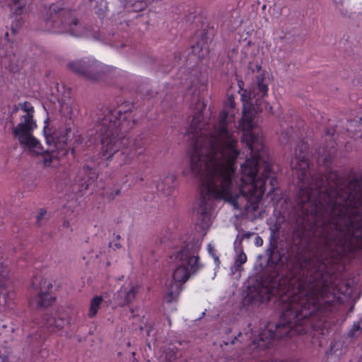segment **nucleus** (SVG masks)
Wrapping results in <instances>:
<instances>
[{
    "instance_id": "1",
    "label": "nucleus",
    "mask_w": 362,
    "mask_h": 362,
    "mask_svg": "<svg viewBox=\"0 0 362 362\" xmlns=\"http://www.w3.org/2000/svg\"><path fill=\"white\" fill-rule=\"evenodd\" d=\"M323 159L327 174L312 172L309 145L300 141L290 165L299 182L296 223L302 229L283 255L276 245L267 249V268L250 295L252 303L275 299L281 309L278 322H269L243 349L242 358L257 359L278 341L297 342L301 335H323L331 317L351 289L339 288L342 261L362 256V175L343 186L341 177L330 168V154Z\"/></svg>"
},
{
    "instance_id": "2",
    "label": "nucleus",
    "mask_w": 362,
    "mask_h": 362,
    "mask_svg": "<svg viewBox=\"0 0 362 362\" xmlns=\"http://www.w3.org/2000/svg\"><path fill=\"white\" fill-rule=\"evenodd\" d=\"M206 86V80L200 81L187 130L192 140L188 151L192 176L201 177L200 197L193 205L192 217L202 228L211 224L213 200L226 202V103L223 102L218 120L214 117L203 123L206 103L201 93Z\"/></svg>"
},
{
    "instance_id": "3",
    "label": "nucleus",
    "mask_w": 362,
    "mask_h": 362,
    "mask_svg": "<svg viewBox=\"0 0 362 362\" xmlns=\"http://www.w3.org/2000/svg\"><path fill=\"white\" fill-rule=\"evenodd\" d=\"M251 113L244 110L243 117L239 120L238 129L242 132L241 141L250 151V157L241 165L243 175L239 193L233 195L230 190L233 165L240 152L235 148L231 136L228 132V204L239 210L236 216L254 219L257 217L259 204L269 183V192H273L277 186V180L272 170L268 153L263 143L262 133L252 130Z\"/></svg>"
},
{
    "instance_id": "4",
    "label": "nucleus",
    "mask_w": 362,
    "mask_h": 362,
    "mask_svg": "<svg viewBox=\"0 0 362 362\" xmlns=\"http://www.w3.org/2000/svg\"><path fill=\"white\" fill-rule=\"evenodd\" d=\"M134 105L124 103L117 107H107L98 115L95 132L102 144L101 159L110 160L119 157L120 165L144 152L146 141L142 134L132 139L129 131L138 122Z\"/></svg>"
},
{
    "instance_id": "5",
    "label": "nucleus",
    "mask_w": 362,
    "mask_h": 362,
    "mask_svg": "<svg viewBox=\"0 0 362 362\" xmlns=\"http://www.w3.org/2000/svg\"><path fill=\"white\" fill-rule=\"evenodd\" d=\"M199 246L197 243L189 242L186 243L175 255V259L181 262L173 272V279L175 284H171L167 291L168 301L171 302L176 293L178 294L180 291V287L178 283H185L191 275L195 274L202 267L199 262L198 252Z\"/></svg>"
},
{
    "instance_id": "6",
    "label": "nucleus",
    "mask_w": 362,
    "mask_h": 362,
    "mask_svg": "<svg viewBox=\"0 0 362 362\" xmlns=\"http://www.w3.org/2000/svg\"><path fill=\"white\" fill-rule=\"evenodd\" d=\"M44 21L47 31L68 33L73 36H79L82 33L81 25L75 13L58 4H52L49 6Z\"/></svg>"
},
{
    "instance_id": "7",
    "label": "nucleus",
    "mask_w": 362,
    "mask_h": 362,
    "mask_svg": "<svg viewBox=\"0 0 362 362\" xmlns=\"http://www.w3.org/2000/svg\"><path fill=\"white\" fill-rule=\"evenodd\" d=\"M268 83L265 82V78L263 74H259L256 77V84L254 86L252 91L250 92L249 95L247 96L245 93L246 90H244V93L241 95L242 102H243V112L242 115H243L244 110H247L248 113H251V120L252 121V130H254V119L255 118V112L258 110H260L258 107H257V110L254 106L253 100L255 101L256 105H258V101L260 99H263L264 97L268 95ZM243 117L242 115L241 119Z\"/></svg>"
},
{
    "instance_id": "8",
    "label": "nucleus",
    "mask_w": 362,
    "mask_h": 362,
    "mask_svg": "<svg viewBox=\"0 0 362 362\" xmlns=\"http://www.w3.org/2000/svg\"><path fill=\"white\" fill-rule=\"evenodd\" d=\"M20 109L25 112L22 116V122L19 123L13 129L14 136L20 143H24L29 139L30 143L35 141L32 137V131L37 127V124L33 119L34 107L30 102L19 103Z\"/></svg>"
},
{
    "instance_id": "9",
    "label": "nucleus",
    "mask_w": 362,
    "mask_h": 362,
    "mask_svg": "<svg viewBox=\"0 0 362 362\" xmlns=\"http://www.w3.org/2000/svg\"><path fill=\"white\" fill-rule=\"evenodd\" d=\"M70 70L90 81H100L108 77L107 68L95 61L78 60L68 64Z\"/></svg>"
},
{
    "instance_id": "10",
    "label": "nucleus",
    "mask_w": 362,
    "mask_h": 362,
    "mask_svg": "<svg viewBox=\"0 0 362 362\" xmlns=\"http://www.w3.org/2000/svg\"><path fill=\"white\" fill-rule=\"evenodd\" d=\"M20 58L14 49L13 42L8 39V33L0 37V64L7 66L11 71L18 69Z\"/></svg>"
},
{
    "instance_id": "11",
    "label": "nucleus",
    "mask_w": 362,
    "mask_h": 362,
    "mask_svg": "<svg viewBox=\"0 0 362 362\" xmlns=\"http://www.w3.org/2000/svg\"><path fill=\"white\" fill-rule=\"evenodd\" d=\"M204 24H202V30L194 33L192 37L194 42L191 45L192 52L197 56L199 60L209 57L210 49L209 44L211 42V37L208 35L206 29L204 28Z\"/></svg>"
},
{
    "instance_id": "12",
    "label": "nucleus",
    "mask_w": 362,
    "mask_h": 362,
    "mask_svg": "<svg viewBox=\"0 0 362 362\" xmlns=\"http://www.w3.org/2000/svg\"><path fill=\"white\" fill-rule=\"evenodd\" d=\"M8 274V267L0 262V306L3 307H10L16 296Z\"/></svg>"
},
{
    "instance_id": "13",
    "label": "nucleus",
    "mask_w": 362,
    "mask_h": 362,
    "mask_svg": "<svg viewBox=\"0 0 362 362\" xmlns=\"http://www.w3.org/2000/svg\"><path fill=\"white\" fill-rule=\"evenodd\" d=\"M71 127H66L61 133L60 137L52 136V142L54 144V147H57L60 144L64 146L65 155L69 154L70 152L71 155L75 157L76 148L77 146L81 144L83 141V138L79 134H73Z\"/></svg>"
},
{
    "instance_id": "14",
    "label": "nucleus",
    "mask_w": 362,
    "mask_h": 362,
    "mask_svg": "<svg viewBox=\"0 0 362 362\" xmlns=\"http://www.w3.org/2000/svg\"><path fill=\"white\" fill-rule=\"evenodd\" d=\"M31 137L35 141L33 142V144H30L31 143H30L29 139L24 143L20 144L25 148H27L33 156L37 157L41 156L43 165L45 167H49L52 161L57 158V153L54 150L45 151L40 141L33 135H31Z\"/></svg>"
},
{
    "instance_id": "15",
    "label": "nucleus",
    "mask_w": 362,
    "mask_h": 362,
    "mask_svg": "<svg viewBox=\"0 0 362 362\" xmlns=\"http://www.w3.org/2000/svg\"><path fill=\"white\" fill-rule=\"evenodd\" d=\"M37 281L38 278L35 276L32 281V287L33 288H38V287L40 288L38 293L37 308H43L51 306L56 299L48 291L52 288V284L47 282L46 279H41L39 285Z\"/></svg>"
},
{
    "instance_id": "16",
    "label": "nucleus",
    "mask_w": 362,
    "mask_h": 362,
    "mask_svg": "<svg viewBox=\"0 0 362 362\" xmlns=\"http://www.w3.org/2000/svg\"><path fill=\"white\" fill-rule=\"evenodd\" d=\"M98 177L95 169L88 165H84L79 169L77 175L76 184L78 185V191L83 192L88 189L89 185Z\"/></svg>"
},
{
    "instance_id": "17",
    "label": "nucleus",
    "mask_w": 362,
    "mask_h": 362,
    "mask_svg": "<svg viewBox=\"0 0 362 362\" xmlns=\"http://www.w3.org/2000/svg\"><path fill=\"white\" fill-rule=\"evenodd\" d=\"M34 323L40 327H46L49 332H57L67 324V320L65 317H49L46 315L41 320L35 319Z\"/></svg>"
},
{
    "instance_id": "18",
    "label": "nucleus",
    "mask_w": 362,
    "mask_h": 362,
    "mask_svg": "<svg viewBox=\"0 0 362 362\" xmlns=\"http://www.w3.org/2000/svg\"><path fill=\"white\" fill-rule=\"evenodd\" d=\"M139 288L137 285L134 284H129L128 287L122 286L117 292L118 297L122 298V301L119 303V306L124 307L132 303L139 292Z\"/></svg>"
},
{
    "instance_id": "19",
    "label": "nucleus",
    "mask_w": 362,
    "mask_h": 362,
    "mask_svg": "<svg viewBox=\"0 0 362 362\" xmlns=\"http://www.w3.org/2000/svg\"><path fill=\"white\" fill-rule=\"evenodd\" d=\"M235 250L236 252V256L235 258L234 264L230 267L232 274H235L237 272H241L243 269V264L247 261V256L243 251V248L240 242H239L238 246L235 245Z\"/></svg>"
},
{
    "instance_id": "20",
    "label": "nucleus",
    "mask_w": 362,
    "mask_h": 362,
    "mask_svg": "<svg viewBox=\"0 0 362 362\" xmlns=\"http://www.w3.org/2000/svg\"><path fill=\"white\" fill-rule=\"evenodd\" d=\"M176 179L174 174L167 175L162 183L156 185L158 190L163 192L165 194H170L174 189Z\"/></svg>"
},
{
    "instance_id": "21",
    "label": "nucleus",
    "mask_w": 362,
    "mask_h": 362,
    "mask_svg": "<svg viewBox=\"0 0 362 362\" xmlns=\"http://www.w3.org/2000/svg\"><path fill=\"white\" fill-rule=\"evenodd\" d=\"M1 2H6L10 7L12 13L16 16H21L26 6L25 0H0Z\"/></svg>"
},
{
    "instance_id": "22",
    "label": "nucleus",
    "mask_w": 362,
    "mask_h": 362,
    "mask_svg": "<svg viewBox=\"0 0 362 362\" xmlns=\"http://www.w3.org/2000/svg\"><path fill=\"white\" fill-rule=\"evenodd\" d=\"M103 302L102 296H95L91 299L88 313L89 317L93 318L97 315Z\"/></svg>"
},
{
    "instance_id": "23",
    "label": "nucleus",
    "mask_w": 362,
    "mask_h": 362,
    "mask_svg": "<svg viewBox=\"0 0 362 362\" xmlns=\"http://www.w3.org/2000/svg\"><path fill=\"white\" fill-rule=\"evenodd\" d=\"M148 0H128L127 8H132V11L138 13L147 7Z\"/></svg>"
},
{
    "instance_id": "24",
    "label": "nucleus",
    "mask_w": 362,
    "mask_h": 362,
    "mask_svg": "<svg viewBox=\"0 0 362 362\" xmlns=\"http://www.w3.org/2000/svg\"><path fill=\"white\" fill-rule=\"evenodd\" d=\"M358 332H362V320L360 322H354L351 329L348 333L350 337H355Z\"/></svg>"
},
{
    "instance_id": "25",
    "label": "nucleus",
    "mask_w": 362,
    "mask_h": 362,
    "mask_svg": "<svg viewBox=\"0 0 362 362\" xmlns=\"http://www.w3.org/2000/svg\"><path fill=\"white\" fill-rule=\"evenodd\" d=\"M357 124V122L356 121H349V127H348V131L351 132V136L355 138H361L362 139V133L358 134V131L356 129L355 131H353L352 129H350L351 127L355 126V124Z\"/></svg>"
},
{
    "instance_id": "26",
    "label": "nucleus",
    "mask_w": 362,
    "mask_h": 362,
    "mask_svg": "<svg viewBox=\"0 0 362 362\" xmlns=\"http://www.w3.org/2000/svg\"><path fill=\"white\" fill-rule=\"evenodd\" d=\"M47 214V211L45 209H40L39 213L37 216V224L40 226L41 221L44 218V217Z\"/></svg>"
},
{
    "instance_id": "27",
    "label": "nucleus",
    "mask_w": 362,
    "mask_h": 362,
    "mask_svg": "<svg viewBox=\"0 0 362 362\" xmlns=\"http://www.w3.org/2000/svg\"><path fill=\"white\" fill-rule=\"evenodd\" d=\"M207 249H208L209 253L214 257L215 263L216 264H218L219 263V259H218V257L216 256L214 247L211 244H209Z\"/></svg>"
},
{
    "instance_id": "28",
    "label": "nucleus",
    "mask_w": 362,
    "mask_h": 362,
    "mask_svg": "<svg viewBox=\"0 0 362 362\" xmlns=\"http://www.w3.org/2000/svg\"><path fill=\"white\" fill-rule=\"evenodd\" d=\"M263 243H264L263 239L259 235H257L255 237V241H254L255 246L261 247L263 245Z\"/></svg>"
},
{
    "instance_id": "29",
    "label": "nucleus",
    "mask_w": 362,
    "mask_h": 362,
    "mask_svg": "<svg viewBox=\"0 0 362 362\" xmlns=\"http://www.w3.org/2000/svg\"><path fill=\"white\" fill-rule=\"evenodd\" d=\"M254 234H255V233H253V232H245V233H242L241 240L240 242L241 243L242 240H243L245 238H250Z\"/></svg>"
},
{
    "instance_id": "30",
    "label": "nucleus",
    "mask_w": 362,
    "mask_h": 362,
    "mask_svg": "<svg viewBox=\"0 0 362 362\" xmlns=\"http://www.w3.org/2000/svg\"><path fill=\"white\" fill-rule=\"evenodd\" d=\"M243 339V334L242 333H239V334L235 337V339L231 341L233 344L235 343V341L237 342L242 343V341Z\"/></svg>"
},
{
    "instance_id": "31",
    "label": "nucleus",
    "mask_w": 362,
    "mask_h": 362,
    "mask_svg": "<svg viewBox=\"0 0 362 362\" xmlns=\"http://www.w3.org/2000/svg\"><path fill=\"white\" fill-rule=\"evenodd\" d=\"M20 24H21V23H20V21H19V20H18V21H16V25H14V24H12V26H11V30H12V33H13V34H16V33H17V26H18V25H20Z\"/></svg>"
},
{
    "instance_id": "32",
    "label": "nucleus",
    "mask_w": 362,
    "mask_h": 362,
    "mask_svg": "<svg viewBox=\"0 0 362 362\" xmlns=\"http://www.w3.org/2000/svg\"><path fill=\"white\" fill-rule=\"evenodd\" d=\"M334 134V130L330 131L328 129L326 132V136L330 137L331 139H332Z\"/></svg>"
},
{
    "instance_id": "33",
    "label": "nucleus",
    "mask_w": 362,
    "mask_h": 362,
    "mask_svg": "<svg viewBox=\"0 0 362 362\" xmlns=\"http://www.w3.org/2000/svg\"><path fill=\"white\" fill-rule=\"evenodd\" d=\"M228 106L230 105L231 107H233V101L232 100V98L228 96Z\"/></svg>"
},
{
    "instance_id": "34",
    "label": "nucleus",
    "mask_w": 362,
    "mask_h": 362,
    "mask_svg": "<svg viewBox=\"0 0 362 362\" xmlns=\"http://www.w3.org/2000/svg\"><path fill=\"white\" fill-rule=\"evenodd\" d=\"M18 110H21V109H20V106H19V103H18L17 105H15V106L13 107V110H12V113L13 114V113H15V112H18Z\"/></svg>"
},
{
    "instance_id": "35",
    "label": "nucleus",
    "mask_w": 362,
    "mask_h": 362,
    "mask_svg": "<svg viewBox=\"0 0 362 362\" xmlns=\"http://www.w3.org/2000/svg\"><path fill=\"white\" fill-rule=\"evenodd\" d=\"M135 18H136V19L137 21H140V20H141V19L144 18V15L136 14V16H135Z\"/></svg>"
},
{
    "instance_id": "36",
    "label": "nucleus",
    "mask_w": 362,
    "mask_h": 362,
    "mask_svg": "<svg viewBox=\"0 0 362 362\" xmlns=\"http://www.w3.org/2000/svg\"><path fill=\"white\" fill-rule=\"evenodd\" d=\"M0 362H9V358L7 356H4L2 360Z\"/></svg>"
},
{
    "instance_id": "37",
    "label": "nucleus",
    "mask_w": 362,
    "mask_h": 362,
    "mask_svg": "<svg viewBox=\"0 0 362 362\" xmlns=\"http://www.w3.org/2000/svg\"><path fill=\"white\" fill-rule=\"evenodd\" d=\"M114 246L117 248V249H119L122 247L121 244L119 243H117V242H115L114 243Z\"/></svg>"
},
{
    "instance_id": "38",
    "label": "nucleus",
    "mask_w": 362,
    "mask_h": 362,
    "mask_svg": "<svg viewBox=\"0 0 362 362\" xmlns=\"http://www.w3.org/2000/svg\"><path fill=\"white\" fill-rule=\"evenodd\" d=\"M63 226H64V227H66V228L69 227V221H65L64 222V223H63Z\"/></svg>"
},
{
    "instance_id": "39",
    "label": "nucleus",
    "mask_w": 362,
    "mask_h": 362,
    "mask_svg": "<svg viewBox=\"0 0 362 362\" xmlns=\"http://www.w3.org/2000/svg\"><path fill=\"white\" fill-rule=\"evenodd\" d=\"M189 90H190V91H192V94H193L194 95H196L197 89L195 88L194 90H193V86H191V87H190Z\"/></svg>"
},
{
    "instance_id": "40",
    "label": "nucleus",
    "mask_w": 362,
    "mask_h": 362,
    "mask_svg": "<svg viewBox=\"0 0 362 362\" xmlns=\"http://www.w3.org/2000/svg\"><path fill=\"white\" fill-rule=\"evenodd\" d=\"M45 137H46L47 144L48 145H51V141H50L49 137L46 135H45Z\"/></svg>"
},
{
    "instance_id": "41",
    "label": "nucleus",
    "mask_w": 362,
    "mask_h": 362,
    "mask_svg": "<svg viewBox=\"0 0 362 362\" xmlns=\"http://www.w3.org/2000/svg\"><path fill=\"white\" fill-rule=\"evenodd\" d=\"M229 115H230V112L228 111V113H227V115H228V124L229 122H230V118L229 119Z\"/></svg>"
},
{
    "instance_id": "42",
    "label": "nucleus",
    "mask_w": 362,
    "mask_h": 362,
    "mask_svg": "<svg viewBox=\"0 0 362 362\" xmlns=\"http://www.w3.org/2000/svg\"><path fill=\"white\" fill-rule=\"evenodd\" d=\"M120 239H121V236H120L119 235H117L116 236V240H117V241L119 240Z\"/></svg>"
},
{
    "instance_id": "43",
    "label": "nucleus",
    "mask_w": 362,
    "mask_h": 362,
    "mask_svg": "<svg viewBox=\"0 0 362 362\" xmlns=\"http://www.w3.org/2000/svg\"><path fill=\"white\" fill-rule=\"evenodd\" d=\"M129 25H129V21H127V22L125 23V26L129 27Z\"/></svg>"
},
{
    "instance_id": "44",
    "label": "nucleus",
    "mask_w": 362,
    "mask_h": 362,
    "mask_svg": "<svg viewBox=\"0 0 362 362\" xmlns=\"http://www.w3.org/2000/svg\"><path fill=\"white\" fill-rule=\"evenodd\" d=\"M273 238H274V232H272L271 234V240H272Z\"/></svg>"
},
{
    "instance_id": "45",
    "label": "nucleus",
    "mask_w": 362,
    "mask_h": 362,
    "mask_svg": "<svg viewBox=\"0 0 362 362\" xmlns=\"http://www.w3.org/2000/svg\"><path fill=\"white\" fill-rule=\"evenodd\" d=\"M119 192H120V190H119V189H117V190L116 191V192H115V194H116V195H117V194H119Z\"/></svg>"
},
{
    "instance_id": "46",
    "label": "nucleus",
    "mask_w": 362,
    "mask_h": 362,
    "mask_svg": "<svg viewBox=\"0 0 362 362\" xmlns=\"http://www.w3.org/2000/svg\"><path fill=\"white\" fill-rule=\"evenodd\" d=\"M194 20H196V22H199V18L194 17Z\"/></svg>"
},
{
    "instance_id": "47",
    "label": "nucleus",
    "mask_w": 362,
    "mask_h": 362,
    "mask_svg": "<svg viewBox=\"0 0 362 362\" xmlns=\"http://www.w3.org/2000/svg\"><path fill=\"white\" fill-rule=\"evenodd\" d=\"M135 354H135V352H133V353H132V356H135Z\"/></svg>"
},
{
    "instance_id": "48",
    "label": "nucleus",
    "mask_w": 362,
    "mask_h": 362,
    "mask_svg": "<svg viewBox=\"0 0 362 362\" xmlns=\"http://www.w3.org/2000/svg\"><path fill=\"white\" fill-rule=\"evenodd\" d=\"M362 122V117L360 118L359 122Z\"/></svg>"
},
{
    "instance_id": "49",
    "label": "nucleus",
    "mask_w": 362,
    "mask_h": 362,
    "mask_svg": "<svg viewBox=\"0 0 362 362\" xmlns=\"http://www.w3.org/2000/svg\"><path fill=\"white\" fill-rule=\"evenodd\" d=\"M1 252H0V254H1Z\"/></svg>"
}]
</instances>
